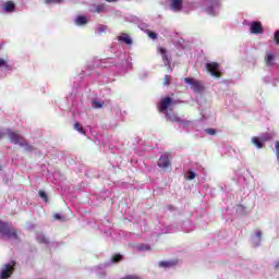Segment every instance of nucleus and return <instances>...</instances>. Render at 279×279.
<instances>
[{"label": "nucleus", "mask_w": 279, "mask_h": 279, "mask_svg": "<svg viewBox=\"0 0 279 279\" xmlns=\"http://www.w3.org/2000/svg\"><path fill=\"white\" fill-rule=\"evenodd\" d=\"M205 133L208 134L209 136H215V134H217V130L215 129H206Z\"/></svg>", "instance_id": "nucleus-25"}, {"label": "nucleus", "mask_w": 279, "mask_h": 279, "mask_svg": "<svg viewBox=\"0 0 279 279\" xmlns=\"http://www.w3.org/2000/svg\"><path fill=\"white\" fill-rule=\"evenodd\" d=\"M189 180H195V173L193 171H189Z\"/></svg>", "instance_id": "nucleus-32"}, {"label": "nucleus", "mask_w": 279, "mask_h": 279, "mask_svg": "<svg viewBox=\"0 0 279 279\" xmlns=\"http://www.w3.org/2000/svg\"><path fill=\"white\" fill-rule=\"evenodd\" d=\"M107 1V3H117V1H119V0H106Z\"/></svg>", "instance_id": "nucleus-35"}, {"label": "nucleus", "mask_w": 279, "mask_h": 279, "mask_svg": "<svg viewBox=\"0 0 279 279\" xmlns=\"http://www.w3.org/2000/svg\"><path fill=\"white\" fill-rule=\"evenodd\" d=\"M170 1H171V4H170L171 10H173L174 12H180V10H182L184 0H170Z\"/></svg>", "instance_id": "nucleus-11"}, {"label": "nucleus", "mask_w": 279, "mask_h": 279, "mask_svg": "<svg viewBox=\"0 0 279 279\" xmlns=\"http://www.w3.org/2000/svg\"><path fill=\"white\" fill-rule=\"evenodd\" d=\"M86 23H88V20L84 15H81L76 19V25H86Z\"/></svg>", "instance_id": "nucleus-17"}, {"label": "nucleus", "mask_w": 279, "mask_h": 279, "mask_svg": "<svg viewBox=\"0 0 279 279\" xmlns=\"http://www.w3.org/2000/svg\"><path fill=\"white\" fill-rule=\"evenodd\" d=\"M274 40H275L276 45H279V31H277V32L275 33Z\"/></svg>", "instance_id": "nucleus-29"}, {"label": "nucleus", "mask_w": 279, "mask_h": 279, "mask_svg": "<svg viewBox=\"0 0 279 279\" xmlns=\"http://www.w3.org/2000/svg\"><path fill=\"white\" fill-rule=\"evenodd\" d=\"M104 106H106V102H104L101 100H93L92 101V108L99 109V108H104Z\"/></svg>", "instance_id": "nucleus-16"}, {"label": "nucleus", "mask_w": 279, "mask_h": 279, "mask_svg": "<svg viewBox=\"0 0 279 279\" xmlns=\"http://www.w3.org/2000/svg\"><path fill=\"white\" fill-rule=\"evenodd\" d=\"M275 269H279V263L275 265Z\"/></svg>", "instance_id": "nucleus-38"}, {"label": "nucleus", "mask_w": 279, "mask_h": 279, "mask_svg": "<svg viewBox=\"0 0 279 279\" xmlns=\"http://www.w3.org/2000/svg\"><path fill=\"white\" fill-rule=\"evenodd\" d=\"M271 138H274V136H271V134H269V133H266V134L262 135L260 141H262V143H267V141H271Z\"/></svg>", "instance_id": "nucleus-20"}, {"label": "nucleus", "mask_w": 279, "mask_h": 279, "mask_svg": "<svg viewBox=\"0 0 279 279\" xmlns=\"http://www.w3.org/2000/svg\"><path fill=\"white\" fill-rule=\"evenodd\" d=\"M170 106H173V98H171V97L162 98L160 101L159 112L167 114V112H169L168 110H169Z\"/></svg>", "instance_id": "nucleus-7"}, {"label": "nucleus", "mask_w": 279, "mask_h": 279, "mask_svg": "<svg viewBox=\"0 0 279 279\" xmlns=\"http://www.w3.org/2000/svg\"><path fill=\"white\" fill-rule=\"evenodd\" d=\"M0 66H5V69H12V65H9L5 60L0 58Z\"/></svg>", "instance_id": "nucleus-27"}, {"label": "nucleus", "mask_w": 279, "mask_h": 279, "mask_svg": "<svg viewBox=\"0 0 279 279\" xmlns=\"http://www.w3.org/2000/svg\"><path fill=\"white\" fill-rule=\"evenodd\" d=\"M159 53L165 66H171V59L169 58V54H167V48H159Z\"/></svg>", "instance_id": "nucleus-10"}, {"label": "nucleus", "mask_w": 279, "mask_h": 279, "mask_svg": "<svg viewBox=\"0 0 279 279\" xmlns=\"http://www.w3.org/2000/svg\"><path fill=\"white\" fill-rule=\"evenodd\" d=\"M5 136V133L0 131V140L3 138Z\"/></svg>", "instance_id": "nucleus-36"}, {"label": "nucleus", "mask_w": 279, "mask_h": 279, "mask_svg": "<svg viewBox=\"0 0 279 279\" xmlns=\"http://www.w3.org/2000/svg\"><path fill=\"white\" fill-rule=\"evenodd\" d=\"M62 0H46L45 3H61Z\"/></svg>", "instance_id": "nucleus-31"}, {"label": "nucleus", "mask_w": 279, "mask_h": 279, "mask_svg": "<svg viewBox=\"0 0 279 279\" xmlns=\"http://www.w3.org/2000/svg\"><path fill=\"white\" fill-rule=\"evenodd\" d=\"M214 5H219V0H215Z\"/></svg>", "instance_id": "nucleus-37"}, {"label": "nucleus", "mask_w": 279, "mask_h": 279, "mask_svg": "<svg viewBox=\"0 0 279 279\" xmlns=\"http://www.w3.org/2000/svg\"><path fill=\"white\" fill-rule=\"evenodd\" d=\"M38 195L41 197V199H44V202H49V196L45 193V191L39 190Z\"/></svg>", "instance_id": "nucleus-21"}, {"label": "nucleus", "mask_w": 279, "mask_h": 279, "mask_svg": "<svg viewBox=\"0 0 279 279\" xmlns=\"http://www.w3.org/2000/svg\"><path fill=\"white\" fill-rule=\"evenodd\" d=\"M14 267H16V260H12L10 264H5L0 272L1 279H8L14 274Z\"/></svg>", "instance_id": "nucleus-4"}, {"label": "nucleus", "mask_w": 279, "mask_h": 279, "mask_svg": "<svg viewBox=\"0 0 279 279\" xmlns=\"http://www.w3.org/2000/svg\"><path fill=\"white\" fill-rule=\"evenodd\" d=\"M171 262H159V267H171Z\"/></svg>", "instance_id": "nucleus-28"}, {"label": "nucleus", "mask_w": 279, "mask_h": 279, "mask_svg": "<svg viewBox=\"0 0 279 279\" xmlns=\"http://www.w3.org/2000/svg\"><path fill=\"white\" fill-rule=\"evenodd\" d=\"M265 60H266V64H267L268 66H274V60H275L274 53L268 52V53L266 54Z\"/></svg>", "instance_id": "nucleus-15"}, {"label": "nucleus", "mask_w": 279, "mask_h": 279, "mask_svg": "<svg viewBox=\"0 0 279 279\" xmlns=\"http://www.w3.org/2000/svg\"><path fill=\"white\" fill-rule=\"evenodd\" d=\"M0 234L5 236V239L19 240V231H16L12 223L0 221Z\"/></svg>", "instance_id": "nucleus-2"}, {"label": "nucleus", "mask_w": 279, "mask_h": 279, "mask_svg": "<svg viewBox=\"0 0 279 279\" xmlns=\"http://www.w3.org/2000/svg\"><path fill=\"white\" fill-rule=\"evenodd\" d=\"M251 34H265V28H263V23L253 21L251 23Z\"/></svg>", "instance_id": "nucleus-8"}, {"label": "nucleus", "mask_w": 279, "mask_h": 279, "mask_svg": "<svg viewBox=\"0 0 279 279\" xmlns=\"http://www.w3.org/2000/svg\"><path fill=\"white\" fill-rule=\"evenodd\" d=\"M118 40L125 43V45H132V37L128 34H123L122 36L118 37Z\"/></svg>", "instance_id": "nucleus-14"}, {"label": "nucleus", "mask_w": 279, "mask_h": 279, "mask_svg": "<svg viewBox=\"0 0 279 279\" xmlns=\"http://www.w3.org/2000/svg\"><path fill=\"white\" fill-rule=\"evenodd\" d=\"M184 82L190 85V88L194 90V93H202V90H204V85H202L199 81H195V78L185 77Z\"/></svg>", "instance_id": "nucleus-6"}, {"label": "nucleus", "mask_w": 279, "mask_h": 279, "mask_svg": "<svg viewBox=\"0 0 279 279\" xmlns=\"http://www.w3.org/2000/svg\"><path fill=\"white\" fill-rule=\"evenodd\" d=\"M121 260H123V255L121 254H116L111 257V263L117 264V263H121Z\"/></svg>", "instance_id": "nucleus-18"}, {"label": "nucleus", "mask_w": 279, "mask_h": 279, "mask_svg": "<svg viewBox=\"0 0 279 279\" xmlns=\"http://www.w3.org/2000/svg\"><path fill=\"white\" fill-rule=\"evenodd\" d=\"M167 121H170L171 123H189L186 120H182V118H180V116H178V113H169L166 112L165 113Z\"/></svg>", "instance_id": "nucleus-9"}, {"label": "nucleus", "mask_w": 279, "mask_h": 279, "mask_svg": "<svg viewBox=\"0 0 279 279\" xmlns=\"http://www.w3.org/2000/svg\"><path fill=\"white\" fill-rule=\"evenodd\" d=\"M148 36L151 38V40H158V34L151 32V31H148Z\"/></svg>", "instance_id": "nucleus-26"}, {"label": "nucleus", "mask_w": 279, "mask_h": 279, "mask_svg": "<svg viewBox=\"0 0 279 279\" xmlns=\"http://www.w3.org/2000/svg\"><path fill=\"white\" fill-rule=\"evenodd\" d=\"M255 235L257 239H263V231L260 230L255 231Z\"/></svg>", "instance_id": "nucleus-30"}, {"label": "nucleus", "mask_w": 279, "mask_h": 279, "mask_svg": "<svg viewBox=\"0 0 279 279\" xmlns=\"http://www.w3.org/2000/svg\"><path fill=\"white\" fill-rule=\"evenodd\" d=\"M252 145H255V147H257V149H263V147H265V144L263 143V141H260V138L254 136L251 140Z\"/></svg>", "instance_id": "nucleus-12"}, {"label": "nucleus", "mask_w": 279, "mask_h": 279, "mask_svg": "<svg viewBox=\"0 0 279 279\" xmlns=\"http://www.w3.org/2000/svg\"><path fill=\"white\" fill-rule=\"evenodd\" d=\"M206 71H208V73H210V75L217 80L221 77V65L217 62L206 63Z\"/></svg>", "instance_id": "nucleus-3"}, {"label": "nucleus", "mask_w": 279, "mask_h": 279, "mask_svg": "<svg viewBox=\"0 0 279 279\" xmlns=\"http://www.w3.org/2000/svg\"><path fill=\"white\" fill-rule=\"evenodd\" d=\"M138 250H140L141 252H149V250H151V246H150L149 244H141V245L138 246Z\"/></svg>", "instance_id": "nucleus-22"}, {"label": "nucleus", "mask_w": 279, "mask_h": 279, "mask_svg": "<svg viewBox=\"0 0 279 279\" xmlns=\"http://www.w3.org/2000/svg\"><path fill=\"white\" fill-rule=\"evenodd\" d=\"M4 10L5 12H14V10H16V4H14L13 1H8L4 4Z\"/></svg>", "instance_id": "nucleus-13"}, {"label": "nucleus", "mask_w": 279, "mask_h": 279, "mask_svg": "<svg viewBox=\"0 0 279 279\" xmlns=\"http://www.w3.org/2000/svg\"><path fill=\"white\" fill-rule=\"evenodd\" d=\"M163 86H171V75L163 76Z\"/></svg>", "instance_id": "nucleus-23"}, {"label": "nucleus", "mask_w": 279, "mask_h": 279, "mask_svg": "<svg viewBox=\"0 0 279 279\" xmlns=\"http://www.w3.org/2000/svg\"><path fill=\"white\" fill-rule=\"evenodd\" d=\"M0 49H3V45L2 44H0Z\"/></svg>", "instance_id": "nucleus-39"}, {"label": "nucleus", "mask_w": 279, "mask_h": 279, "mask_svg": "<svg viewBox=\"0 0 279 279\" xmlns=\"http://www.w3.org/2000/svg\"><path fill=\"white\" fill-rule=\"evenodd\" d=\"M208 14H213V7L207 8Z\"/></svg>", "instance_id": "nucleus-33"}, {"label": "nucleus", "mask_w": 279, "mask_h": 279, "mask_svg": "<svg viewBox=\"0 0 279 279\" xmlns=\"http://www.w3.org/2000/svg\"><path fill=\"white\" fill-rule=\"evenodd\" d=\"M157 165L159 169H162V171H171V160L167 154H163L159 157Z\"/></svg>", "instance_id": "nucleus-5"}, {"label": "nucleus", "mask_w": 279, "mask_h": 279, "mask_svg": "<svg viewBox=\"0 0 279 279\" xmlns=\"http://www.w3.org/2000/svg\"><path fill=\"white\" fill-rule=\"evenodd\" d=\"M74 130H76V132H80V134H85L84 128L82 126V124L80 122L74 123Z\"/></svg>", "instance_id": "nucleus-19"}, {"label": "nucleus", "mask_w": 279, "mask_h": 279, "mask_svg": "<svg viewBox=\"0 0 279 279\" xmlns=\"http://www.w3.org/2000/svg\"><path fill=\"white\" fill-rule=\"evenodd\" d=\"M97 14H101V12H106V4H98L96 7Z\"/></svg>", "instance_id": "nucleus-24"}, {"label": "nucleus", "mask_w": 279, "mask_h": 279, "mask_svg": "<svg viewBox=\"0 0 279 279\" xmlns=\"http://www.w3.org/2000/svg\"><path fill=\"white\" fill-rule=\"evenodd\" d=\"M8 136L10 143H13V145L25 147L26 151H34V146L27 144V140H25V137H23L20 132L8 130Z\"/></svg>", "instance_id": "nucleus-1"}, {"label": "nucleus", "mask_w": 279, "mask_h": 279, "mask_svg": "<svg viewBox=\"0 0 279 279\" xmlns=\"http://www.w3.org/2000/svg\"><path fill=\"white\" fill-rule=\"evenodd\" d=\"M54 219H62V216H60V214H54Z\"/></svg>", "instance_id": "nucleus-34"}]
</instances>
